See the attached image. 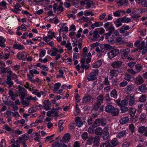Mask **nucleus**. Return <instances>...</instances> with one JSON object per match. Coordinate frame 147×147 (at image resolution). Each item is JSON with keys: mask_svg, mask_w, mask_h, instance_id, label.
I'll list each match as a JSON object with an SVG mask.
<instances>
[{"mask_svg": "<svg viewBox=\"0 0 147 147\" xmlns=\"http://www.w3.org/2000/svg\"><path fill=\"white\" fill-rule=\"evenodd\" d=\"M82 138L85 140H86L88 137V135L87 132L83 133L81 136Z\"/></svg>", "mask_w": 147, "mask_h": 147, "instance_id": "nucleus-55", "label": "nucleus"}, {"mask_svg": "<svg viewBox=\"0 0 147 147\" xmlns=\"http://www.w3.org/2000/svg\"><path fill=\"white\" fill-rule=\"evenodd\" d=\"M116 41L117 45H122L126 43V42L124 40H122V38L120 37H117Z\"/></svg>", "mask_w": 147, "mask_h": 147, "instance_id": "nucleus-28", "label": "nucleus"}, {"mask_svg": "<svg viewBox=\"0 0 147 147\" xmlns=\"http://www.w3.org/2000/svg\"><path fill=\"white\" fill-rule=\"evenodd\" d=\"M43 103L44 104L43 106H49L51 104V102L49 101L48 100H45Z\"/></svg>", "mask_w": 147, "mask_h": 147, "instance_id": "nucleus-62", "label": "nucleus"}, {"mask_svg": "<svg viewBox=\"0 0 147 147\" xmlns=\"http://www.w3.org/2000/svg\"><path fill=\"white\" fill-rule=\"evenodd\" d=\"M121 10L116 11L113 12L114 16L115 17H119L120 16V12Z\"/></svg>", "mask_w": 147, "mask_h": 147, "instance_id": "nucleus-54", "label": "nucleus"}, {"mask_svg": "<svg viewBox=\"0 0 147 147\" xmlns=\"http://www.w3.org/2000/svg\"><path fill=\"white\" fill-rule=\"evenodd\" d=\"M80 112V109L78 107H76L75 112L74 113L75 115L77 116L78 115Z\"/></svg>", "mask_w": 147, "mask_h": 147, "instance_id": "nucleus-60", "label": "nucleus"}, {"mask_svg": "<svg viewBox=\"0 0 147 147\" xmlns=\"http://www.w3.org/2000/svg\"><path fill=\"white\" fill-rule=\"evenodd\" d=\"M3 102L6 105L10 106L11 107L14 104L13 102L12 101L10 100L9 102L5 100H3Z\"/></svg>", "mask_w": 147, "mask_h": 147, "instance_id": "nucleus-53", "label": "nucleus"}, {"mask_svg": "<svg viewBox=\"0 0 147 147\" xmlns=\"http://www.w3.org/2000/svg\"><path fill=\"white\" fill-rule=\"evenodd\" d=\"M138 89L141 92H145L147 90V88L145 84H142L138 87Z\"/></svg>", "mask_w": 147, "mask_h": 147, "instance_id": "nucleus-20", "label": "nucleus"}, {"mask_svg": "<svg viewBox=\"0 0 147 147\" xmlns=\"http://www.w3.org/2000/svg\"><path fill=\"white\" fill-rule=\"evenodd\" d=\"M21 101V103L23 105H25L27 106H28L29 105V101L28 100L25 101L24 99Z\"/></svg>", "mask_w": 147, "mask_h": 147, "instance_id": "nucleus-56", "label": "nucleus"}, {"mask_svg": "<svg viewBox=\"0 0 147 147\" xmlns=\"http://www.w3.org/2000/svg\"><path fill=\"white\" fill-rule=\"evenodd\" d=\"M106 121L103 118H101L96 119L93 124V126L96 127L99 126L100 125L104 126L106 125Z\"/></svg>", "mask_w": 147, "mask_h": 147, "instance_id": "nucleus-3", "label": "nucleus"}, {"mask_svg": "<svg viewBox=\"0 0 147 147\" xmlns=\"http://www.w3.org/2000/svg\"><path fill=\"white\" fill-rule=\"evenodd\" d=\"M106 142L108 144L109 147H115L119 144L118 140L116 138L113 139L111 140H108Z\"/></svg>", "mask_w": 147, "mask_h": 147, "instance_id": "nucleus-5", "label": "nucleus"}, {"mask_svg": "<svg viewBox=\"0 0 147 147\" xmlns=\"http://www.w3.org/2000/svg\"><path fill=\"white\" fill-rule=\"evenodd\" d=\"M141 3L144 7H147V0H141Z\"/></svg>", "mask_w": 147, "mask_h": 147, "instance_id": "nucleus-64", "label": "nucleus"}, {"mask_svg": "<svg viewBox=\"0 0 147 147\" xmlns=\"http://www.w3.org/2000/svg\"><path fill=\"white\" fill-rule=\"evenodd\" d=\"M127 97L129 98V101L128 104L130 106H132L134 104L135 101V95H134L132 96L130 94L127 96Z\"/></svg>", "mask_w": 147, "mask_h": 147, "instance_id": "nucleus-11", "label": "nucleus"}, {"mask_svg": "<svg viewBox=\"0 0 147 147\" xmlns=\"http://www.w3.org/2000/svg\"><path fill=\"white\" fill-rule=\"evenodd\" d=\"M134 82L137 85H139L142 84L144 82L143 79L142 77L139 75L134 80Z\"/></svg>", "mask_w": 147, "mask_h": 147, "instance_id": "nucleus-12", "label": "nucleus"}, {"mask_svg": "<svg viewBox=\"0 0 147 147\" xmlns=\"http://www.w3.org/2000/svg\"><path fill=\"white\" fill-rule=\"evenodd\" d=\"M130 49L129 48H126L123 50L121 53V58L122 59L126 58L129 53Z\"/></svg>", "mask_w": 147, "mask_h": 147, "instance_id": "nucleus-9", "label": "nucleus"}, {"mask_svg": "<svg viewBox=\"0 0 147 147\" xmlns=\"http://www.w3.org/2000/svg\"><path fill=\"white\" fill-rule=\"evenodd\" d=\"M8 94L11 96V98L12 100H15L16 97L12 90H10Z\"/></svg>", "mask_w": 147, "mask_h": 147, "instance_id": "nucleus-38", "label": "nucleus"}, {"mask_svg": "<svg viewBox=\"0 0 147 147\" xmlns=\"http://www.w3.org/2000/svg\"><path fill=\"white\" fill-rule=\"evenodd\" d=\"M131 78V76L128 74H126L124 78L125 80L128 81H130Z\"/></svg>", "mask_w": 147, "mask_h": 147, "instance_id": "nucleus-57", "label": "nucleus"}, {"mask_svg": "<svg viewBox=\"0 0 147 147\" xmlns=\"http://www.w3.org/2000/svg\"><path fill=\"white\" fill-rule=\"evenodd\" d=\"M126 130H123L118 133L117 137L119 138H120L125 136H126Z\"/></svg>", "mask_w": 147, "mask_h": 147, "instance_id": "nucleus-24", "label": "nucleus"}, {"mask_svg": "<svg viewBox=\"0 0 147 147\" xmlns=\"http://www.w3.org/2000/svg\"><path fill=\"white\" fill-rule=\"evenodd\" d=\"M93 38L92 39V40L93 41H96L97 38L99 37V35L98 34V32L97 31H95L93 32Z\"/></svg>", "mask_w": 147, "mask_h": 147, "instance_id": "nucleus-26", "label": "nucleus"}, {"mask_svg": "<svg viewBox=\"0 0 147 147\" xmlns=\"http://www.w3.org/2000/svg\"><path fill=\"white\" fill-rule=\"evenodd\" d=\"M128 72L131 74L134 75L136 74L137 72L132 69H129L127 70Z\"/></svg>", "mask_w": 147, "mask_h": 147, "instance_id": "nucleus-59", "label": "nucleus"}, {"mask_svg": "<svg viewBox=\"0 0 147 147\" xmlns=\"http://www.w3.org/2000/svg\"><path fill=\"white\" fill-rule=\"evenodd\" d=\"M27 55L24 52H19L17 55V58L20 60L25 61L27 58Z\"/></svg>", "mask_w": 147, "mask_h": 147, "instance_id": "nucleus-8", "label": "nucleus"}, {"mask_svg": "<svg viewBox=\"0 0 147 147\" xmlns=\"http://www.w3.org/2000/svg\"><path fill=\"white\" fill-rule=\"evenodd\" d=\"M134 88V85L132 84H130L127 85L124 89L125 92L130 93L133 92Z\"/></svg>", "mask_w": 147, "mask_h": 147, "instance_id": "nucleus-10", "label": "nucleus"}, {"mask_svg": "<svg viewBox=\"0 0 147 147\" xmlns=\"http://www.w3.org/2000/svg\"><path fill=\"white\" fill-rule=\"evenodd\" d=\"M129 118L127 117L121 118L119 120L120 124H123L126 123L129 121Z\"/></svg>", "mask_w": 147, "mask_h": 147, "instance_id": "nucleus-22", "label": "nucleus"}, {"mask_svg": "<svg viewBox=\"0 0 147 147\" xmlns=\"http://www.w3.org/2000/svg\"><path fill=\"white\" fill-rule=\"evenodd\" d=\"M99 23L101 25H102V22H97L92 24L91 25V27L93 29L95 27H98L99 26Z\"/></svg>", "mask_w": 147, "mask_h": 147, "instance_id": "nucleus-44", "label": "nucleus"}, {"mask_svg": "<svg viewBox=\"0 0 147 147\" xmlns=\"http://www.w3.org/2000/svg\"><path fill=\"white\" fill-rule=\"evenodd\" d=\"M93 140V138L91 136L89 137L86 143L87 144L91 145L92 143Z\"/></svg>", "mask_w": 147, "mask_h": 147, "instance_id": "nucleus-49", "label": "nucleus"}, {"mask_svg": "<svg viewBox=\"0 0 147 147\" xmlns=\"http://www.w3.org/2000/svg\"><path fill=\"white\" fill-rule=\"evenodd\" d=\"M115 26L117 27H118L121 26L122 25L121 22L118 19L115 22Z\"/></svg>", "mask_w": 147, "mask_h": 147, "instance_id": "nucleus-51", "label": "nucleus"}, {"mask_svg": "<svg viewBox=\"0 0 147 147\" xmlns=\"http://www.w3.org/2000/svg\"><path fill=\"white\" fill-rule=\"evenodd\" d=\"M29 138V135L27 134H26L22 135V137H19L18 139L20 141V142L22 141H24L25 142L26 141L28 140Z\"/></svg>", "mask_w": 147, "mask_h": 147, "instance_id": "nucleus-15", "label": "nucleus"}, {"mask_svg": "<svg viewBox=\"0 0 147 147\" xmlns=\"http://www.w3.org/2000/svg\"><path fill=\"white\" fill-rule=\"evenodd\" d=\"M76 126L80 127L83 124V122L80 120V119L79 117H76L75 120Z\"/></svg>", "mask_w": 147, "mask_h": 147, "instance_id": "nucleus-16", "label": "nucleus"}, {"mask_svg": "<svg viewBox=\"0 0 147 147\" xmlns=\"http://www.w3.org/2000/svg\"><path fill=\"white\" fill-rule=\"evenodd\" d=\"M26 91V89L22 87L19 86H18V92L19 94V96L20 95V98L22 99H24L25 97V92Z\"/></svg>", "mask_w": 147, "mask_h": 147, "instance_id": "nucleus-7", "label": "nucleus"}, {"mask_svg": "<svg viewBox=\"0 0 147 147\" xmlns=\"http://www.w3.org/2000/svg\"><path fill=\"white\" fill-rule=\"evenodd\" d=\"M122 62L120 61H116L113 62L111 64L112 66L114 68H117L121 67Z\"/></svg>", "mask_w": 147, "mask_h": 147, "instance_id": "nucleus-14", "label": "nucleus"}, {"mask_svg": "<svg viewBox=\"0 0 147 147\" xmlns=\"http://www.w3.org/2000/svg\"><path fill=\"white\" fill-rule=\"evenodd\" d=\"M146 96L145 94H142L139 99V101L141 102H144L146 101Z\"/></svg>", "mask_w": 147, "mask_h": 147, "instance_id": "nucleus-42", "label": "nucleus"}, {"mask_svg": "<svg viewBox=\"0 0 147 147\" xmlns=\"http://www.w3.org/2000/svg\"><path fill=\"white\" fill-rule=\"evenodd\" d=\"M86 6L85 7L86 9H88L91 7V5H94V3L92 1L89 0H86Z\"/></svg>", "mask_w": 147, "mask_h": 147, "instance_id": "nucleus-23", "label": "nucleus"}, {"mask_svg": "<svg viewBox=\"0 0 147 147\" xmlns=\"http://www.w3.org/2000/svg\"><path fill=\"white\" fill-rule=\"evenodd\" d=\"M64 121L63 120H61L59 121V127L60 129V131L62 130L63 128V126H62L63 123Z\"/></svg>", "mask_w": 147, "mask_h": 147, "instance_id": "nucleus-39", "label": "nucleus"}, {"mask_svg": "<svg viewBox=\"0 0 147 147\" xmlns=\"http://www.w3.org/2000/svg\"><path fill=\"white\" fill-rule=\"evenodd\" d=\"M111 96L115 99L117 98V94L116 90L114 89L112 90L111 92Z\"/></svg>", "mask_w": 147, "mask_h": 147, "instance_id": "nucleus-32", "label": "nucleus"}, {"mask_svg": "<svg viewBox=\"0 0 147 147\" xmlns=\"http://www.w3.org/2000/svg\"><path fill=\"white\" fill-rule=\"evenodd\" d=\"M13 48L14 49L19 50H22L24 49V47L22 45L17 44H14L13 45Z\"/></svg>", "mask_w": 147, "mask_h": 147, "instance_id": "nucleus-29", "label": "nucleus"}, {"mask_svg": "<svg viewBox=\"0 0 147 147\" xmlns=\"http://www.w3.org/2000/svg\"><path fill=\"white\" fill-rule=\"evenodd\" d=\"M94 145L95 146H96L99 145V142L100 140V138L98 136H95L93 138Z\"/></svg>", "mask_w": 147, "mask_h": 147, "instance_id": "nucleus-27", "label": "nucleus"}, {"mask_svg": "<svg viewBox=\"0 0 147 147\" xmlns=\"http://www.w3.org/2000/svg\"><path fill=\"white\" fill-rule=\"evenodd\" d=\"M21 142H20V141L18 139L16 140L11 145V147H20V145L19 144Z\"/></svg>", "mask_w": 147, "mask_h": 147, "instance_id": "nucleus-35", "label": "nucleus"}, {"mask_svg": "<svg viewBox=\"0 0 147 147\" xmlns=\"http://www.w3.org/2000/svg\"><path fill=\"white\" fill-rule=\"evenodd\" d=\"M116 1L117 3H119L121 5L124 4L126 5L127 3V0H116Z\"/></svg>", "mask_w": 147, "mask_h": 147, "instance_id": "nucleus-33", "label": "nucleus"}, {"mask_svg": "<svg viewBox=\"0 0 147 147\" xmlns=\"http://www.w3.org/2000/svg\"><path fill=\"white\" fill-rule=\"evenodd\" d=\"M109 136V134L108 131H105L103 132L102 138L104 140H107Z\"/></svg>", "mask_w": 147, "mask_h": 147, "instance_id": "nucleus-40", "label": "nucleus"}, {"mask_svg": "<svg viewBox=\"0 0 147 147\" xmlns=\"http://www.w3.org/2000/svg\"><path fill=\"white\" fill-rule=\"evenodd\" d=\"M120 108V110L122 113H125L128 110V107L124 106H122Z\"/></svg>", "mask_w": 147, "mask_h": 147, "instance_id": "nucleus-43", "label": "nucleus"}, {"mask_svg": "<svg viewBox=\"0 0 147 147\" xmlns=\"http://www.w3.org/2000/svg\"><path fill=\"white\" fill-rule=\"evenodd\" d=\"M107 41L109 43L111 44H113L115 42V41L113 38L111 37L109 38V39L107 40Z\"/></svg>", "mask_w": 147, "mask_h": 147, "instance_id": "nucleus-63", "label": "nucleus"}, {"mask_svg": "<svg viewBox=\"0 0 147 147\" xmlns=\"http://www.w3.org/2000/svg\"><path fill=\"white\" fill-rule=\"evenodd\" d=\"M119 52V50L117 49L110 51L108 53L109 58L110 59H111L117 55Z\"/></svg>", "mask_w": 147, "mask_h": 147, "instance_id": "nucleus-6", "label": "nucleus"}, {"mask_svg": "<svg viewBox=\"0 0 147 147\" xmlns=\"http://www.w3.org/2000/svg\"><path fill=\"white\" fill-rule=\"evenodd\" d=\"M61 85V84L59 82L56 83L54 85L53 90V91L54 92H56L59 89Z\"/></svg>", "mask_w": 147, "mask_h": 147, "instance_id": "nucleus-37", "label": "nucleus"}, {"mask_svg": "<svg viewBox=\"0 0 147 147\" xmlns=\"http://www.w3.org/2000/svg\"><path fill=\"white\" fill-rule=\"evenodd\" d=\"M52 49H53V51L51 53V55L52 56H55L57 55V53L59 52V50L56 48H53Z\"/></svg>", "mask_w": 147, "mask_h": 147, "instance_id": "nucleus-41", "label": "nucleus"}, {"mask_svg": "<svg viewBox=\"0 0 147 147\" xmlns=\"http://www.w3.org/2000/svg\"><path fill=\"white\" fill-rule=\"evenodd\" d=\"M91 98L90 96L89 95L85 96L82 98V102L83 103H86L90 101Z\"/></svg>", "mask_w": 147, "mask_h": 147, "instance_id": "nucleus-21", "label": "nucleus"}, {"mask_svg": "<svg viewBox=\"0 0 147 147\" xmlns=\"http://www.w3.org/2000/svg\"><path fill=\"white\" fill-rule=\"evenodd\" d=\"M29 72L31 74H38L39 73V72L36 69H34V70H29Z\"/></svg>", "mask_w": 147, "mask_h": 147, "instance_id": "nucleus-61", "label": "nucleus"}, {"mask_svg": "<svg viewBox=\"0 0 147 147\" xmlns=\"http://www.w3.org/2000/svg\"><path fill=\"white\" fill-rule=\"evenodd\" d=\"M11 78L10 76H7L6 83L9 86V87H11L13 84V82L11 81Z\"/></svg>", "mask_w": 147, "mask_h": 147, "instance_id": "nucleus-17", "label": "nucleus"}, {"mask_svg": "<svg viewBox=\"0 0 147 147\" xmlns=\"http://www.w3.org/2000/svg\"><path fill=\"white\" fill-rule=\"evenodd\" d=\"M117 73L118 71L116 70H111L110 72V76H111V78H113L115 75L117 74Z\"/></svg>", "mask_w": 147, "mask_h": 147, "instance_id": "nucleus-45", "label": "nucleus"}, {"mask_svg": "<svg viewBox=\"0 0 147 147\" xmlns=\"http://www.w3.org/2000/svg\"><path fill=\"white\" fill-rule=\"evenodd\" d=\"M70 135L68 133H66L65 134L62 139L61 140V142L66 143L68 142L70 138Z\"/></svg>", "mask_w": 147, "mask_h": 147, "instance_id": "nucleus-13", "label": "nucleus"}, {"mask_svg": "<svg viewBox=\"0 0 147 147\" xmlns=\"http://www.w3.org/2000/svg\"><path fill=\"white\" fill-rule=\"evenodd\" d=\"M114 29V27L112 25L110 26L109 28V32L108 33V34H109V36H110L111 34L113 32Z\"/></svg>", "mask_w": 147, "mask_h": 147, "instance_id": "nucleus-46", "label": "nucleus"}, {"mask_svg": "<svg viewBox=\"0 0 147 147\" xmlns=\"http://www.w3.org/2000/svg\"><path fill=\"white\" fill-rule=\"evenodd\" d=\"M68 31V29L67 27L65 26L64 28L61 27L59 30V32L60 33L61 31H65V32H67Z\"/></svg>", "mask_w": 147, "mask_h": 147, "instance_id": "nucleus-50", "label": "nucleus"}, {"mask_svg": "<svg viewBox=\"0 0 147 147\" xmlns=\"http://www.w3.org/2000/svg\"><path fill=\"white\" fill-rule=\"evenodd\" d=\"M101 104L96 102L93 105V109L95 110H97L100 107Z\"/></svg>", "mask_w": 147, "mask_h": 147, "instance_id": "nucleus-47", "label": "nucleus"}, {"mask_svg": "<svg viewBox=\"0 0 147 147\" xmlns=\"http://www.w3.org/2000/svg\"><path fill=\"white\" fill-rule=\"evenodd\" d=\"M98 69L93 70L88 75L87 78L88 81H89L96 80L97 78L96 76L98 75Z\"/></svg>", "mask_w": 147, "mask_h": 147, "instance_id": "nucleus-2", "label": "nucleus"}, {"mask_svg": "<svg viewBox=\"0 0 147 147\" xmlns=\"http://www.w3.org/2000/svg\"><path fill=\"white\" fill-rule=\"evenodd\" d=\"M136 110L134 108H131L129 110L128 113L130 116L131 117L132 120L133 122H135L138 120V117L137 116L134 117Z\"/></svg>", "mask_w": 147, "mask_h": 147, "instance_id": "nucleus-4", "label": "nucleus"}, {"mask_svg": "<svg viewBox=\"0 0 147 147\" xmlns=\"http://www.w3.org/2000/svg\"><path fill=\"white\" fill-rule=\"evenodd\" d=\"M128 84L127 81L125 80H123L122 82H120L119 84L120 87H124L127 86Z\"/></svg>", "mask_w": 147, "mask_h": 147, "instance_id": "nucleus-52", "label": "nucleus"}, {"mask_svg": "<svg viewBox=\"0 0 147 147\" xmlns=\"http://www.w3.org/2000/svg\"><path fill=\"white\" fill-rule=\"evenodd\" d=\"M102 64L101 61L100 60H98L93 64V67L94 68H98L100 67Z\"/></svg>", "mask_w": 147, "mask_h": 147, "instance_id": "nucleus-25", "label": "nucleus"}, {"mask_svg": "<svg viewBox=\"0 0 147 147\" xmlns=\"http://www.w3.org/2000/svg\"><path fill=\"white\" fill-rule=\"evenodd\" d=\"M103 95L101 94L97 97V102L98 103L100 104L103 102Z\"/></svg>", "mask_w": 147, "mask_h": 147, "instance_id": "nucleus-30", "label": "nucleus"}, {"mask_svg": "<svg viewBox=\"0 0 147 147\" xmlns=\"http://www.w3.org/2000/svg\"><path fill=\"white\" fill-rule=\"evenodd\" d=\"M135 69L137 73H138L140 72L142 69L143 66L142 65H140V64H137L135 66Z\"/></svg>", "mask_w": 147, "mask_h": 147, "instance_id": "nucleus-31", "label": "nucleus"}, {"mask_svg": "<svg viewBox=\"0 0 147 147\" xmlns=\"http://www.w3.org/2000/svg\"><path fill=\"white\" fill-rule=\"evenodd\" d=\"M103 133L102 129L100 127H98L96 128L94 131L95 134L96 135L101 136Z\"/></svg>", "mask_w": 147, "mask_h": 147, "instance_id": "nucleus-19", "label": "nucleus"}, {"mask_svg": "<svg viewBox=\"0 0 147 147\" xmlns=\"http://www.w3.org/2000/svg\"><path fill=\"white\" fill-rule=\"evenodd\" d=\"M105 111L111 113L113 116H117L119 113V110L115 108L111 105H108L105 107Z\"/></svg>", "mask_w": 147, "mask_h": 147, "instance_id": "nucleus-1", "label": "nucleus"}, {"mask_svg": "<svg viewBox=\"0 0 147 147\" xmlns=\"http://www.w3.org/2000/svg\"><path fill=\"white\" fill-rule=\"evenodd\" d=\"M95 127H96L93 125V124L92 125H90L88 128V132L90 134H94V128Z\"/></svg>", "mask_w": 147, "mask_h": 147, "instance_id": "nucleus-36", "label": "nucleus"}, {"mask_svg": "<svg viewBox=\"0 0 147 147\" xmlns=\"http://www.w3.org/2000/svg\"><path fill=\"white\" fill-rule=\"evenodd\" d=\"M104 47L105 49H106V50H110L112 49H113L115 48V47H112L109 44H105L104 45Z\"/></svg>", "mask_w": 147, "mask_h": 147, "instance_id": "nucleus-48", "label": "nucleus"}, {"mask_svg": "<svg viewBox=\"0 0 147 147\" xmlns=\"http://www.w3.org/2000/svg\"><path fill=\"white\" fill-rule=\"evenodd\" d=\"M147 127L144 126H141L138 128V131L140 134H142L144 136V134L146 133Z\"/></svg>", "mask_w": 147, "mask_h": 147, "instance_id": "nucleus-18", "label": "nucleus"}, {"mask_svg": "<svg viewBox=\"0 0 147 147\" xmlns=\"http://www.w3.org/2000/svg\"><path fill=\"white\" fill-rule=\"evenodd\" d=\"M21 6L20 4L19 3H17L16 4V5H14V7L15 9L17 11H20L21 10L19 9V8L21 7Z\"/></svg>", "mask_w": 147, "mask_h": 147, "instance_id": "nucleus-58", "label": "nucleus"}, {"mask_svg": "<svg viewBox=\"0 0 147 147\" xmlns=\"http://www.w3.org/2000/svg\"><path fill=\"white\" fill-rule=\"evenodd\" d=\"M5 41V40L1 36H0V46L3 48L5 47L4 43Z\"/></svg>", "mask_w": 147, "mask_h": 147, "instance_id": "nucleus-34", "label": "nucleus"}]
</instances>
